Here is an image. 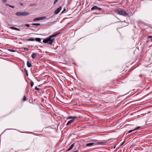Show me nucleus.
<instances>
[{
    "label": "nucleus",
    "mask_w": 152,
    "mask_h": 152,
    "mask_svg": "<svg viewBox=\"0 0 152 152\" xmlns=\"http://www.w3.org/2000/svg\"><path fill=\"white\" fill-rule=\"evenodd\" d=\"M74 146V144H72L69 148L66 151H69L71 150Z\"/></svg>",
    "instance_id": "6"
},
{
    "label": "nucleus",
    "mask_w": 152,
    "mask_h": 152,
    "mask_svg": "<svg viewBox=\"0 0 152 152\" xmlns=\"http://www.w3.org/2000/svg\"><path fill=\"white\" fill-rule=\"evenodd\" d=\"M39 20V18H35L33 20V21L34 22H36Z\"/></svg>",
    "instance_id": "14"
},
{
    "label": "nucleus",
    "mask_w": 152,
    "mask_h": 152,
    "mask_svg": "<svg viewBox=\"0 0 152 152\" xmlns=\"http://www.w3.org/2000/svg\"><path fill=\"white\" fill-rule=\"evenodd\" d=\"M31 25L33 26H39L40 25V23H33L31 24Z\"/></svg>",
    "instance_id": "15"
},
{
    "label": "nucleus",
    "mask_w": 152,
    "mask_h": 152,
    "mask_svg": "<svg viewBox=\"0 0 152 152\" xmlns=\"http://www.w3.org/2000/svg\"><path fill=\"white\" fill-rule=\"evenodd\" d=\"M151 41H152V39H151Z\"/></svg>",
    "instance_id": "37"
},
{
    "label": "nucleus",
    "mask_w": 152,
    "mask_h": 152,
    "mask_svg": "<svg viewBox=\"0 0 152 152\" xmlns=\"http://www.w3.org/2000/svg\"><path fill=\"white\" fill-rule=\"evenodd\" d=\"M58 0H55L54 2V4L55 5V4H56Z\"/></svg>",
    "instance_id": "22"
},
{
    "label": "nucleus",
    "mask_w": 152,
    "mask_h": 152,
    "mask_svg": "<svg viewBox=\"0 0 152 152\" xmlns=\"http://www.w3.org/2000/svg\"><path fill=\"white\" fill-rule=\"evenodd\" d=\"M37 53H33L32 54L31 56V57L33 59L35 58L37 56Z\"/></svg>",
    "instance_id": "5"
},
{
    "label": "nucleus",
    "mask_w": 152,
    "mask_h": 152,
    "mask_svg": "<svg viewBox=\"0 0 152 152\" xmlns=\"http://www.w3.org/2000/svg\"><path fill=\"white\" fill-rule=\"evenodd\" d=\"M98 7L96 6H94L93 7L91 8V10H97Z\"/></svg>",
    "instance_id": "11"
},
{
    "label": "nucleus",
    "mask_w": 152,
    "mask_h": 152,
    "mask_svg": "<svg viewBox=\"0 0 152 152\" xmlns=\"http://www.w3.org/2000/svg\"><path fill=\"white\" fill-rule=\"evenodd\" d=\"M148 38H152V36H149V37H148Z\"/></svg>",
    "instance_id": "29"
},
{
    "label": "nucleus",
    "mask_w": 152,
    "mask_h": 152,
    "mask_svg": "<svg viewBox=\"0 0 152 152\" xmlns=\"http://www.w3.org/2000/svg\"><path fill=\"white\" fill-rule=\"evenodd\" d=\"M24 70L25 71H27L25 69H24Z\"/></svg>",
    "instance_id": "34"
},
{
    "label": "nucleus",
    "mask_w": 152,
    "mask_h": 152,
    "mask_svg": "<svg viewBox=\"0 0 152 152\" xmlns=\"http://www.w3.org/2000/svg\"><path fill=\"white\" fill-rule=\"evenodd\" d=\"M35 90H39V88H37V86H36L35 88Z\"/></svg>",
    "instance_id": "26"
},
{
    "label": "nucleus",
    "mask_w": 152,
    "mask_h": 152,
    "mask_svg": "<svg viewBox=\"0 0 152 152\" xmlns=\"http://www.w3.org/2000/svg\"><path fill=\"white\" fill-rule=\"evenodd\" d=\"M74 121V118H73V119H72V120H70V121H68L67 124H66V125H69V124H70L72 123V122H73Z\"/></svg>",
    "instance_id": "8"
},
{
    "label": "nucleus",
    "mask_w": 152,
    "mask_h": 152,
    "mask_svg": "<svg viewBox=\"0 0 152 152\" xmlns=\"http://www.w3.org/2000/svg\"><path fill=\"white\" fill-rule=\"evenodd\" d=\"M7 0H2V1L3 3H5L7 1Z\"/></svg>",
    "instance_id": "25"
},
{
    "label": "nucleus",
    "mask_w": 152,
    "mask_h": 152,
    "mask_svg": "<svg viewBox=\"0 0 152 152\" xmlns=\"http://www.w3.org/2000/svg\"><path fill=\"white\" fill-rule=\"evenodd\" d=\"M8 6H9V7H12V8H14V6H11V5H8Z\"/></svg>",
    "instance_id": "28"
},
{
    "label": "nucleus",
    "mask_w": 152,
    "mask_h": 152,
    "mask_svg": "<svg viewBox=\"0 0 152 152\" xmlns=\"http://www.w3.org/2000/svg\"><path fill=\"white\" fill-rule=\"evenodd\" d=\"M25 50H26V49H27V48H26V49H24Z\"/></svg>",
    "instance_id": "36"
},
{
    "label": "nucleus",
    "mask_w": 152,
    "mask_h": 152,
    "mask_svg": "<svg viewBox=\"0 0 152 152\" xmlns=\"http://www.w3.org/2000/svg\"><path fill=\"white\" fill-rule=\"evenodd\" d=\"M76 118V116L72 117V116H70L68 118H67V119H73V118H74V119L75 120V119Z\"/></svg>",
    "instance_id": "10"
},
{
    "label": "nucleus",
    "mask_w": 152,
    "mask_h": 152,
    "mask_svg": "<svg viewBox=\"0 0 152 152\" xmlns=\"http://www.w3.org/2000/svg\"><path fill=\"white\" fill-rule=\"evenodd\" d=\"M65 10H66L65 9H64L63 11H62V12H64V11Z\"/></svg>",
    "instance_id": "31"
},
{
    "label": "nucleus",
    "mask_w": 152,
    "mask_h": 152,
    "mask_svg": "<svg viewBox=\"0 0 152 152\" xmlns=\"http://www.w3.org/2000/svg\"><path fill=\"white\" fill-rule=\"evenodd\" d=\"M140 127V126H137L136 128L135 129H134V130H136V129H139Z\"/></svg>",
    "instance_id": "24"
},
{
    "label": "nucleus",
    "mask_w": 152,
    "mask_h": 152,
    "mask_svg": "<svg viewBox=\"0 0 152 152\" xmlns=\"http://www.w3.org/2000/svg\"><path fill=\"white\" fill-rule=\"evenodd\" d=\"M60 34V33L58 32L53 34L48 37L46 38L43 40V42L45 43H48L49 45H51L54 40V39L52 38L55 37Z\"/></svg>",
    "instance_id": "1"
},
{
    "label": "nucleus",
    "mask_w": 152,
    "mask_h": 152,
    "mask_svg": "<svg viewBox=\"0 0 152 152\" xmlns=\"http://www.w3.org/2000/svg\"><path fill=\"white\" fill-rule=\"evenodd\" d=\"M27 65L28 67H31L32 66V65L30 63L29 61H27Z\"/></svg>",
    "instance_id": "9"
},
{
    "label": "nucleus",
    "mask_w": 152,
    "mask_h": 152,
    "mask_svg": "<svg viewBox=\"0 0 152 152\" xmlns=\"http://www.w3.org/2000/svg\"><path fill=\"white\" fill-rule=\"evenodd\" d=\"M97 10H102V9L101 8H99L98 7Z\"/></svg>",
    "instance_id": "27"
},
{
    "label": "nucleus",
    "mask_w": 152,
    "mask_h": 152,
    "mask_svg": "<svg viewBox=\"0 0 152 152\" xmlns=\"http://www.w3.org/2000/svg\"><path fill=\"white\" fill-rule=\"evenodd\" d=\"M34 85V83L32 81H31V86L32 87Z\"/></svg>",
    "instance_id": "18"
},
{
    "label": "nucleus",
    "mask_w": 152,
    "mask_h": 152,
    "mask_svg": "<svg viewBox=\"0 0 152 152\" xmlns=\"http://www.w3.org/2000/svg\"><path fill=\"white\" fill-rule=\"evenodd\" d=\"M94 144V143H89L87 144H86V146H90L93 145Z\"/></svg>",
    "instance_id": "12"
},
{
    "label": "nucleus",
    "mask_w": 152,
    "mask_h": 152,
    "mask_svg": "<svg viewBox=\"0 0 152 152\" xmlns=\"http://www.w3.org/2000/svg\"><path fill=\"white\" fill-rule=\"evenodd\" d=\"M26 73H27L28 72L27 71H26Z\"/></svg>",
    "instance_id": "35"
},
{
    "label": "nucleus",
    "mask_w": 152,
    "mask_h": 152,
    "mask_svg": "<svg viewBox=\"0 0 152 152\" xmlns=\"http://www.w3.org/2000/svg\"><path fill=\"white\" fill-rule=\"evenodd\" d=\"M117 12L118 14L120 15L124 16H129V14L125 10L119 8L118 9Z\"/></svg>",
    "instance_id": "2"
},
{
    "label": "nucleus",
    "mask_w": 152,
    "mask_h": 152,
    "mask_svg": "<svg viewBox=\"0 0 152 152\" xmlns=\"http://www.w3.org/2000/svg\"><path fill=\"white\" fill-rule=\"evenodd\" d=\"M35 40V39L33 38H30V39H27V41H34Z\"/></svg>",
    "instance_id": "16"
},
{
    "label": "nucleus",
    "mask_w": 152,
    "mask_h": 152,
    "mask_svg": "<svg viewBox=\"0 0 152 152\" xmlns=\"http://www.w3.org/2000/svg\"><path fill=\"white\" fill-rule=\"evenodd\" d=\"M8 50L10 51H11V52H15V51L14 50L11 49H9Z\"/></svg>",
    "instance_id": "20"
},
{
    "label": "nucleus",
    "mask_w": 152,
    "mask_h": 152,
    "mask_svg": "<svg viewBox=\"0 0 152 152\" xmlns=\"http://www.w3.org/2000/svg\"><path fill=\"white\" fill-rule=\"evenodd\" d=\"M10 28L12 29L15 30H17V31H20V29H19V28H17L16 27H12V26L10 27Z\"/></svg>",
    "instance_id": "7"
},
{
    "label": "nucleus",
    "mask_w": 152,
    "mask_h": 152,
    "mask_svg": "<svg viewBox=\"0 0 152 152\" xmlns=\"http://www.w3.org/2000/svg\"><path fill=\"white\" fill-rule=\"evenodd\" d=\"M124 144V143L123 142H122V143L121 144V146L122 145Z\"/></svg>",
    "instance_id": "30"
},
{
    "label": "nucleus",
    "mask_w": 152,
    "mask_h": 152,
    "mask_svg": "<svg viewBox=\"0 0 152 152\" xmlns=\"http://www.w3.org/2000/svg\"><path fill=\"white\" fill-rule=\"evenodd\" d=\"M46 18V17L45 16H43L39 18V20H43L45 19Z\"/></svg>",
    "instance_id": "13"
},
{
    "label": "nucleus",
    "mask_w": 152,
    "mask_h": 152,
    "mask_svg": "<svg viewBox=\"0 0 152 152\" xmlns=\"http://www.w3.org/2000/svg\"><path fill=\"white\" fill-rule=\"evenodd\" d=\"M25 26H27V27H29L30 26L29 24H25Z\"/></svg>",
    "instance_id": "23"
},
{
    "label": "nucleus",
    "mask_w": 152,
    "mask_h": 152,
    "mask_svg": "<svg viewBox=\"0 0 152 152\" xmlns=\"http://www.w3.org/2000/svg\"><path fill=\"white\" fill-rule=\"evenodd\" d=\"M26 75H27V76H28V72H27V73H26Z\"/></svg>",
    "instance_id": "32"
},
{
    "label": "nucleus",
    "mask_w": 152,
    "mask_h": 152,
    "mask_svg": "<svg viewBox=\"0 0 152 152\" xmlns=\"http://www.w3.org/2000/svg\"><path fill=\"white\" fill-rule=\"evenodd\" d=\"M134 131V129L133 130H129V131H128V133H130L131 132H133Z\"/></svg>",
    "instance_id": "19"
},
{
    "label": "nucleus",
    "mask_w": 152,
    "mask_h": 152,
    "mask_svg": "<svg viewBox=\"0 0 152 152\" xmlns=\"http://www.w3.org/2000/svg\"><path fill=\"white\" fill-rule=\"evenodd\" d=\"M125 142V140H124V141L123 142L124 143V142Z\"/></svg>",
    "instance_id": "33"
},
{
    "label": "nucleus",
    "mask_w": 152,
    "mask_h": 152,
    "mask_svg": "<svg viewBox=\"0 0 152 152\" xmlns=\"http://www.w3.org/2000/svg\"><path fill=\"white\" fill-rule=\"evenodd\" d=\"M28 12H20L16 13V15L18 16H23L28 15L29 14Z\"/></svg>",
    "instance_id": "3"
},
{
    "label": "nucleus",
    "mask_w": 152,
    "mask_h": 152,
    "mask_svg": "<svg viewBox=\"0 0 152 152\" xmlns=\"http://www.w3.org/2000/svg\"><path fill=\"white\" fill-rule=\"evenodd\" d=\"M61 7H59L56 9L54 12V14H57L59 13L61 9Z\"/></svg>",
    "instance_id": "4"
},
{
    "label": "nucleus",
    "mask_w": 152,
    "mask_h": 152,
    "mask_svg": "<svg viewBox=\"0 0 152 152\" xmlns=\"http://www.w3.org/2000/svg\"><path fill=\"white\" fill-rule=\"evenodd\" d=\"M26 97L25 96H24L23 98V101H26Z\"/></svg>",
    "instance_id": "21"
},
{
    "label": "nucleus",
    "mask_w": 152,
    "mask_h": 152,
    "mask_svg": "<svg viewBox=\"0 0 152 152\" xmlns=\"http://www.w3.org/2000/svg\"><path fill=\"white\" fill-rule=\"evenodd\" d=\"M37 41L40 42L41 41V39L40 38H36L35 39Z\"/></svg>",
    "instance_id": "17"
}]
</instances>
